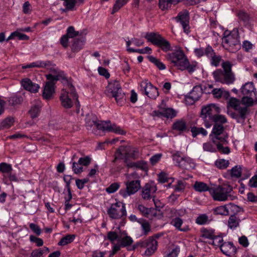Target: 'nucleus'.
Here are the masks:
<instances>
[{"instance_id":"obj_1","label":"nucleus","mask_w":257,"mask_h":257,"mask_svg":"<svg viewBox=\"0 0 257 257\" xmlns=\"http://www.w3.org/2000/svg\"><path fill=\"white\" fill-rule=\"evenodd\" d=\"M78 99V96L74 86L67 81L64 85L60 96L61 105L65 109H69L73 106L75 101L77 107H79L80 104Z\"/></svg>"},{"instance_id":"obj_2","label":"nucleus","mask_w":257,"mask_h":257,"mask_svg":"<svg viewBox=\"0 0 257 257\" xmlns=\"http://www.w3.org/2000/svg\"><path fill=\"white\" fill-rule=\"evenodd\" d=\"M227 107H231L236 111V112L228 110L227 113L233 119L236 120L238 123L243 122L247 115L249 113L250 110L246 107H242L241 100L231 97L227 103Z\"/></svg>"},{"instance_id":"obj_3","label":"nucleus","mask_w":257,"mask_h":257,"mask_svg":"<svg viewBox=\"0 0 257 257\" xmlns=\"http://www.w3.org/2000/svg\"><path fill=\"white\" fill-rule=\"evenodd\" d=\"M233 188L229 184H223L216 187L211 188L210 194L215 201H226L233 200Z\"/></svg>"},{"instance_id":"obj_4","label":"nucleus","mask_w":257,"mask_h":257,"mask_svg":"<svg viewBox=\"0 0 257 257\" xmlns=\"http://www.w3.org/2000/svg\"><path fill=\"white\" fill-rule=\"evenodd\" d=\"M222 45L229 51L234 53L240 48L238 32L235 31H225L223 33Z\"/></svg>"},{"instance_id":"obj_5","label":"nucleus","mask_w":257,"mask_h":257,"mask_svg":"<svg viewBox=\"0 0 257 257\" xmlns=\"http://www.w3.org/2000/svg\"><path fill=\"white\" fill-rule=\"evenodd\" d=\"M138 178V175L136 173L127 174L126 175L127 181L125 182L126 188L120 189V195L123 198L136 193L141 188L140 181L139 180H133Z\"/></svg>"},{"instance_id":"obj_6","label":"nucleus","mask_w":257,"mask_h":257,"mask_svg":"<svg viewBox=\"0 0 257 257\" xmlns=\"http://www.w3.org/2000/svg\"><path fill=\"white\" fill-rule=\"evenodd\" d=\"M95 126L97 129L107 132H112L116 134L124 135L126 134L125 131L123 130L120 126L114 123H111L110 121H92L90 124L88 123L87 126Z\"/></svg>"},{"instance_id":"obj_7","label":"nucleus","mask_w":257,"mask_h":257,"mask_svg":"<svg viewBox=\"0 0 257 257\" xmlns=\"http://www.w3.org/2000/svg\"><path fill=\"white\" fill-rule=\"evenodd\" d=\"M220 108L214 104H210L202 108L200 116L204 120L206 128L210 127L216 113L219 112Z\"/></svg>"},{"instance_id":"obj_8","label":"nucleus","mask_w":257,"mask_h":257,"mask_svg":"<svg viewBox=\"0 0 257 257\" xmlns=\"http://www.w3.org/2000/svg\"><path fill=\"white\" fill-rule=\"evenodd\" d=\"M172 159L175 165L183 169H192L195 167L193 160L188 157H184L182 153L177 151L172 155Z\"/></svg>"},{"instance_id":"obj_9","label":"nucleus","mask_w":257,"mask_h":257,"mask_svg":"<svg viewBox=\"0 0 257 257\" xmlns=\"http://www.w3.org/2000/svg\"><path fill=\"white\" fill-rule=\"evenodd\" d=\"M210 137L213 143H216L218 141L222 143H228V134L221 124L214 123Z\"/></svg>"},{"instance_id":"obj_10","label":"nucleus","mask_w":257,"mask_h":257,"mask_svg":"<svg viewBox=\"0 0 257 257\" xmlns=\"http://www.w3.org/2000/svg\"><path fill=\"white\" fill-rule=\"evenodd\" d=\"M171 213L172 214L170 221L171 225L180 231L187 232L190 230V228L188 225L181 227L183 221L180 217L184 214L185 210L171 209Z\"/></svg>"},{"instance_id":"obj_11","label":"nucleus","mask_w":257,"mask_h":257,"mask_svg":"<svg viewBox=\"0 0 257 257\" xmlns=\"http://www.w3.org/2000/svg\"><path fill=\"white\" fill-rule=\"evenodd\" d=\"M139 154V151L137 149L130 146H121L117 149L115 153V158L127 161L130 158L134 159L138 158Z\"/></svg>"},{"instance_id":"obj_12","label":"nucleus","mask_w":257,"mask_h":257,"mask_svg":"<svg viewBox=\"0 0 257 257\" xmlns=\"http://www.w3.org/2000/svg\"><path fill=\"white\" fill-rule=\"evenodd\" d=\"M107 213L111 219H121L126 215L125 204L121 202L112 204L107 210Z\"/></svg>"},{"instance_id":"obj_13","label":"nucleus","mask_w":257,"mask_h":257,"mask_svg":"<svg viewBox=\"0 0 257 257\" xmlns=\"http://www.w3.org/2000/svg\"><path fill=\"white\" fill-rule=\"evenodd\" d=\"M232 65L228 61L223 62L222 63L221 83L229 85L235 81V76L232 71Z\"/></svg>"},{"instance_id":"obj_14","label":"nucleus","mask_w":257,"mask_h":257,"mask_svg":"<svg viewBox=\"0 0 257 257\" xmlns=\"http://www.w3.org/2000/svg\"><path fill=\"white\" fill-rule=\"evenodd\" d=\"M107 91L111 94L113 97L119 105H122V102L124 98V93L122 92L119 83L115 81L113 82L109 83L107 88Z\"/></svg>"},{"instance_id":"obj_15","label":"nucleus","mask_w":257,"mask_h":257,"mask_svg":"<svg viewBox=\"0 0 257 257\" xmlns=\"http://www.w3.org/2000/svg\"><path fill=\"white\" fill-rule=\"evenodd\" d=\"M138 245L141 247L146 248L145 254L147 256H150L156 251L158 242L154 239L153 238L149 237L146 240L139 241Z\"/></svg>"},{"instance_id":"obj_16","label":"nucleus","mask_w":257,"mask_h":257,"mask_svg":"<svg viewBox=\"0 0 257 257\" xmlns=\"http://www.w3.org/2000/svg\"><path fill=\"white\" fill-rule=\"evenodd\" d=\"M141 90L149 98L155 99L159 96L158 89L150 82H144L141 85Z\"/></svg>"},{"instance_id":"obj_17","label":"nucleus","mask_w":257,"mask_h":257,"mask_svg":"<svg viewBox=\"0 0 257 257\" xmlns=\"http://www.w3.org/2000/svg\"><path fill=\"white\" fill-rule=\"evenodd\" d=\"M47 68L49 69L50 72V74L46 75V77L48 81L55 83L60 79L64 78V72L55 68L52 63L51 66Z\"/></svg>"},{"instance_id":"obj_18","label":"nucleus","mask_w":257,"mask_h":257,"mask_svg":"<svg viewBox=\"0 0 257 257\" xmlns=\"http://www.w3.org/2000/svg\"><path fill=\"white\" fill-rule=\"evenodd\" d=\"M207 58L209 59L210 65L215 67H218L223 62H225L222 57L216 54L212 47L207 51Z\"/></svg>"},{"instance_id":"obj_19","label":"nucleus","mask_w":257,"mask_h":257,"mask_svg":"<svg viewBox=\"0 0 257 257\" xmlns=\"http://www.w3.org/2000/svg\"><path fill=\"white\" fill-rule=\"evenodd\" d=\"M157 191L156 185L153 183H147L143 188L142 197L145 200H149L154 198V193Z\"/></svg>"},{"instance_id":"obj_20","label":"nucleus","mask_w":257,"mask_h":257,"mask_svg":"<svg viewBox=\"0 0 257 257\" xmlns=\"http://www.w3.org/2000/svg\"><path fill=\"white\" fill-rule=\"evenodd\" d=\"M21 84L25 90L32 93L37 92L40 88L38 84L32 82L28 78L23 79L21 81Z\"/></svg>"},{"instance_id":"obj_21","label":"nucleus","mask_w":257,"mask_h":257,"mask_svg":"<svg viewBox=\"0 0 257 257\" xmlns=\"http://www.w3.org/2000/svg\"><path fill=\"white\" fill-rule=\"evenodd\" d=\"M241 92L243 95L254 96L257 102V92L252 82H247L243 85L241 88Z\"/></svg>"},{"instance_id":"obj_22","label":"nucleus","mask_w":257,"mask_h":257,"mask_svg":"<svg viewBox=\"0 0 257 257\" xmlns=\"http://www.w3.org/2000/svg\"><path fill=\"white\" fill-rule=\"evenodd\" d=\"M55 83L48 81L44 87L43 97L45 99H51L55 93Z\"/></svg>"},{"instance_id":"obj_23","label":"nucleus","mask_w":257,"mask_h":257,"mask_svg":"<svg viewBox=\"0 0 257 257\" xmlns=\"http://www.w3.org/2000/svg\"><path fill=\"white\" fill-rule=\"evenodd\" d=\"M25 94V92H19L9 97L8 99V104L14 107L21 104L24 101Z\"/></svg>"},{"instance_id":"obj_24","label":"nucleus","mask_w":257,"mask_h":257,"mask_svg":"<svg viewBox=\"0 0 257 257\" xmlns=\"http://www.w3.org/2000/svg\"><path fill=\"white\" fill-rule=\"evenodd\" d=\"M220 249L223 254L228 256L234 255L236 251V247L231 242H223Z\"/></svg>"},{"instance_id":"obj_25","label":"nucleus","mask_w":257,"mask_h":257,"mask_svg":"<svg viewBox=\"0 0 257 257\" xmlns=\"http://www.w3.org/2000/svg\"><path fill=\"white\" fill-rule=\"evenodd\" d=\"M52 65V62L50 61H41L38 60L33 62L29 64L24 65L22 66L23 69L31 68H48V67Z\"/></svg>"},{"instance_id":"obj_26","label":"nucleus","mask_w":257,"mask_h":257,"mask_svg":"<svg viewBox=\"0 0 257 257\" xmlns=\"http://www.w3.org/2000/svg\"><path fill=\"white\" fill-rule=\"evenodd\" d=\"M202 93V88L199 85L195 86L193 87L188 96L186 97L187 100H191L192 102H190V103H192L200 98Z\"/></svg>"},{"instance_id":"obj_27","label":"nucleus","mask_w":257,"mask_h":257,"mask_svg":"<svg viewBox=\"0 0 257 257\" xmlns=\"http://www.w3.org/2000/svg\"><path fill=\"white\" fill-rule=\"evenodd\" d=\"M41 107L42 103L41 101L39 99L35 100L33 104L29 110V113L32 118H34L38 116Z\"/></svg>"},{"instance_id":"obj_28","label":"nucleus","mask_w":257,"mask_h":257,"mask_svg":"<svg viewBox=\"0 0 257 257\" xmlns=\"http://www.w3.org/2000/svg\"><path fill=\"white\" fill-rule=\"evenodd\" d=\"M148 41L156 46L162 36L159 33L150 32L146 33L144 36Z\"/></svg>"},{"instance_id":"obj_29","label":"nucleus","mask_w":257,"mask_h":257,"mask_svg":"<svg viewBox=\"0 0 257 257\" xmlns=\"http://www.w3.org/2000/svg\"><path fill=\"white\" fill-rule=\"evenodd\" d=\"M156 115L163 116L168 118H172L176 116L177 112L175 110L171 108H164L160 112H157L155 111L153 112Z\"/></svg>"},{"instance_id":"obj_30","label":"nucleus","mask_w":257,"mask_h":257,"mask_svg":"<svg viewBox=\"0 0 257 257\" xmlns=\"http://www.w3.org/2000/svg\"><path fill=\"white\" fill-rule=\"evenodd\" d=\"M240 100L241 105H244L242 107H246L247 108L257 103L255 101V98L253 96L244 95Z\"/></svg>"},{"instance_id":"obj_31","label":"nucleus","mask_w":257,"mask_h":257,"mask_svg":"<svg viewBox=\"0 0 257 257\" xmlns=\"http://www.w3.org/2000/svg\"><path fill=\"white\" fill-rule=\"evenodd\" d=\"M240 219L236 215H231L228 220V227L232 230L235 229L239 226Z\"/></svg>"},{"instance_id":"obj_32","label":"nucleus","mask_w":257,"mask_h":257,"mask_svg":"<svg viewBox=\"0 0 257 257\" xmlns=\"http://www.w3.org/2000/svg\"><path fill=\"white\" fill-rule=\"evenodd\" d=\"M156 46L160 47L161 50L165 52L172 50V48L170 42L163 37Z\"/></svg>"},{"instance_id":"obj_33","label":"nucleus","mask_w":257,"mask_h":257,"mask_svg":"<svg viewBox=\"0 0 257 257\" xmlns=\"http://www.w3.org/2000/svg\"><path fill=\"white\" fill-rule=\"evenodd\" d=\"M182 0H159V7L162 10L168 9L172 5H176Z\"/></svg>"},{"instance_id":"obj_34","label":"nucleus","mask_w":257,"mask_h":257,"mask_svg":"<svg viewBox=\"0 0 257 257\" xmlns=\"http://www.w3.org/2000/svg\"><path fill=\"white\" fill-rule=\"evenodd\" d=\"M188 62L189 61L185 56L184 53H182V56H181L180 58L177 60L174 65L176 66L179 69L184 70H186L187 68L186 67L188 65Z\"/></svg>"},{"instance_id":"obj_35","label":"nucleus","mask_w":257,"mask_h":257,"mask_svg":"<svg viewBox=\"0 0 257 257\" xmlns=\"http://www.w3.org/2000/svg\"><path fill=\"white\" fill-rule=\"evenodd\" d=\"M189 12L186 10L180 12L176 17V21L179 22L181 24L189 23Z\"/></svg>"},{"instance_id":"obj_36","label":"nucleus","mask_w":257,"mask_h":257,"mask_svg":"<svg viewBox=\"0 0 257 257\" xmlns=\"http://www.w3.org/2000/svg\"><path fill=\"white\" fill-rule=\"evenodd\" d=\"M121 233L120 231L118 229L115 231H110L107 233V239L110 240L112 243H114L115 241L120 240L121 237Z\"/></svg>"},{"instance_id":"obj_37","label":"nucleus","mask_w":257,"mask_h":257,"mask_svg":"<svg viewBox=\"0 0 257 257\" xmlns=\"http://www.w3.org/2000/svg\"><path fill=\"white\" fill-rule=\"evenodd\" d=\"M194 189L199 192L209 191L210 193L211 188H210L206 183L202 182L196 181L194 184Z\"/></svg>"},{"instance_id":"obj_38","label":"nucleus","mask_w":257,"mask_h":257,"mask_svg":"<svg viewBox=\"0 0 257 257\" xmlns=\"http://www.w3.org/2000/svg\"><path fill=\"white\" fill-rule=\"evenodd\" d=\"M172 127L175 131L182 132L186 130V123L183 119L178 120L173 123Z\"/></svg>"},{"instance_id":"obj_39","label":"nucleus","mask_w":257,"mask_h":257,"mask_svg":"<svg viewBox=\"0 0 257 257\" xmlns=\"http://www.w3.org/2000/svg\"><path fill=\"white\" fill-rule=\"evenodd\" d=\"M119 241L121 246L125 247L131 245L133 240L130 236H127L125 232H122L121 237L120 238Z\"/></svg>"},{"instance_id":"obj_40","label":"nucleus","mask_w":257,"mask_h":257,"mask_svg":"<svg viewBox=\"0 0 257 257\" xmlns=\"http://www.w3.org/2000/svg\"><path fill=\"white\" fill-rule=\"evenodd\" d=\"M84 42V38L75 40L71 46L72 50L74 52H78L83 48Z\"/></svg>"},{"instance_id":"obj_41","label":"nucleus","mask_w":257,"mask_h":257,"mask_svg":"<svg viewBox=\"0 0 257 257\" xmlns=\"http://www.w3.org/2000/svg\"><path fill=\"white\" fill-rule=\"evenodd\" d=\"M141 225L143 234L147 235L151 231V225L148 221L144 219H140L138 221Z\"/></svg>"},{"instance_id":"obj_42","label":"nucleus","mask_w":257,"mask_h":257,"mask_svg":"<svg viewBox=\"0 0 257 257\" xmlns=\"http://www.w3.org/2000/svg\"><path fill=\"white\" fill-rule=\"evenodd\" d=\"M228 210L229 214H231V215L236 216L238 213L243 212V209L242 208L232 203L228 204Z\"/></svg>"},{"instance_id":"obj_43","label":"nucleus","mask_w":257,"mask_h":257,"mask_svg":"<svg viewBox=\"0 0 257 257\" xmlns=\"http://www.w3.org/2000/svg\"><path fill=\"white\" fill-rule=\"evenodd\" d=\"M213 212L215 214L217 215H228V205L220 206L215 208L213 209Z\"/></svg>"},{"instance_id":"obj_44","label":"nucleus","mask_w":257,"mask_h":257,"mask_svg":"<svg viewBox=\"0 0 257 257\" xmlns=\"http://www.w3.org/2000/svg\"><path fill=\"white\" fill-rule=\"evenodd\" d=\"M14 121L12 117H8L0 122V130H4L10 127Z\"/></svg>"},{"instance_id":"obj_45","label":"nucleus","mask_w":257,"mask_h":257,"mask_svg":"<svg viewBox=\"0 0 257 257\" xmlns=\"http://www.w3.org/2000/svg\"><path fill=\"white\" fill-rule=\"evenodd\" d=\"M200 232L201 233V236L205 238L212 239L215 235L214 230L212 229L202 228H201Z\"/></svg>"},{"instance_id":"obj_46","label":"nucleus","mask_w":257,"mask_h":257,"mask_svg":"<svg viewBox=\"0 0 257 257\" xmlns=\"http://www.w3.org/2000/svg\"><path fill=\"white\" fill-rule=\"evenodd\" d=\"M127 166L130 168H138L142 170L147 169V164L144 161L130 163L127 164Z\"/></svg>"},{"instance_id":"obj_47","label":"nucleus","mask_w":257,"mask_h":257,"mask_svg":"<svg viewBox=\"0 0 257 257\" xmlns=\"http://www.w3.org/2000/svg\"><path fill=\"white\" fill-rule=\"evenodd\" d=\"M191 132L193 138L196 137L199 134H202L203 136H206L207 135V132L203 127L193 126L191 127Z\"/></svg>"},{"instance_id":"obj_48","label":"nucleus","mask_w":257,"mask_h":257,"mask_svg":"<svg viewBox=\"0 0 257 257\" xmlns=\"http://www.w3.org/2000/svg\"><path fill=\"white\" fill-rule=\"evenodd\" d=\"M49 249L47 247H44L43 248H38L33 250L31 252L30 257H41L43 254L48 253Z\"/></svg>"},{"instance_id":"obj_49","label":"nucleus","mask_w":257,"mask_h":257,"mask_svg":"<svg viewBox=\"0 0 257 257\" xmlns=\"http://www.w3.org/2000/svg\"><path fill=\"white\" fill-rule=\"evenodd\" d=\"M216 146V149L221 154H228L230 151V149L228 147H223V145L227 144V143H222L219 141L217 142L216 143H214Z\"/></svg>"},{"instance_id":"obj_50","label":"nucleus","mask_w":257,"mask_h":257,"mask_svg":"<svg viewBox=\"0 0 257 257\" xmlns=\"http://www.w3.org/2000/svg\"><path fill=\"white\" fill-rule=\"evenodd\" d=\"M182 53L183 52L181 51H177L172 53H169L167 55V58L175 65L177 60L182 56Z\"/></svg>"},{"instance_id":"obj_51","label":"nucleus","mask_w":257,"mask_h":257,"mask_svg":"<svg viewBox=\"0 0 257 257\" xmlns=\"http://www.w3.org/2000/svg\"><path fill=\"white\" fill-rule=\"evenodd\" d=\"M148 59L150 62L154 64L160 70H164L166 69V66L160 60L157 58L153 56H148Z\"/></svg>"},{"instance_id":"obj_52","label":"nucleus","mask_w":257,"mask_h":257,"mask_svg":"<svg viewBox=\"0 0 257 257\" xmlns=\"http://www.w3.org/2000/svg\"><path fill=\"white\" fill-rule=\"evenodd\" d=\"M129 0H115V3L113 7L111 14H113L117 12L121 8L125 5Z\"/></svg>"},{"instance_id":"obj_53","label":"nucleus","mask_w":257,"mask_h":257,"mask_svg":"<svg viewBox=\"0 0 257 257\" xmlns=\"http://www.w3.org/2000/svg\"><path fill=\"white\" fill-rule=\"evenodd\" d=\"M75 236L74 235L68 234L61 238L58 242L59 245H65L73 241Z\"/></svg>"},{"instance_id":"obj_54","label":"nucleus","mask_w":257,"mask_h":257,"mask_svg":"<svg viewBox=\"0 0 257 257\" xmlns=\"http://www.w3.org/2000/svg\"><path fill=\"white\" fill-rule=\"evenodd\" d=\"M215 165L219 169H225L228 167L229 162L228 160L220 159L215 161Z\"/></svg>"},{"instance_id":"obj_55","label":"nucleus","mask_w":257,"mask_h":257,"mask_svg":"<svg viewBox=\"0 0 257 257\" xmlns=\"http://www.w3.org/2000/svg\"><path fill=\"white\" fill-rule=\"evenodd\" d=\"M211 46L210 45H208L206 48H196L194 50V53L196 56L198 57H201L203 56H207V50L210 49L211 48Z\"/></svg>"},{"instance_id":"obj_56","label":"nucleus","mask_w":257,"mask_h":257,"mask_svg":"<svg viewBox=\"0 0 257 257\" xmlns=\"http://www.w3.org/2000/svg\"><path fill=\"white\" fill-rule=\"evenodd\" d=\"M13 170L12 166L11 164L6 163H0V172L5 174H10Z\"/></svg>"},{"instance_id":"obj_57","label":"nucleus","mask_w":257,"mask_h":257,"mask_svg":"<svg viewBox=\"0 0 257 257\" xmlns=\"http://www.w3.org/2000/svg\"><path fill=\"white\" fill-rule=\"evenodd\" d=\"M199 86L202 88V93L206 94L212 93L213 89L212 84L207 83H203Z\"/></svg>"},{"instance_id":"obj_58","label":"nucleus","mask_w":257,"mask_h":257,"mask_svg":"<svg viewBox=\"0 0 257 257\" xmlns=\"http://www.w3.org/2000/svg\"><path fill=\"white\" fill-rule=\"evenodd\" d=\"M230 174L232 177L239 178L241 174V168L240 166H235L230 170Z\"/></svg>"},{"instance_id":"obj_59","label":"nucleus","mask_w":257,"mask_h":257,"mask_svg":"<svg viewBox=\"0 0 257 257\" xmlns=\"http://www.w3.org/2000/svg\"><path fill=\"white\" fill-rule=\"evenodd\" d=\"M212 142L204 143L203 144V150L210 152H215L216 151V148Z\"/></svg>"},{"instance_id":"obj_60","label":"nucleus","mask_w":257,"mask_h":257,"mask_svg":"<svg viewBox=\"0 0 257 257\" xmlns=\"http://www.w3.org/2000/svg\"><path fill=\"white\" fill-rule=\"evenodd\" d=\"M208 221V217L205 214H200L196 219V223L199 225H203L206 224Z\"/></svg>"},{"instance_id":"obj_61","label":"nucleus","mask_w":257,"mask_h":257,"mask_svg":"<svg viewBox=\"0 0 257 257\" xmlns=\"http://www.w3.org/2000/svg\"><path fill=\"white\" fill-rule=\"evenodd\" d=\"M128 51L129 52H137L140 54H150L152 51V49L151 48L149 47H146L144 49H135L134 48H128Z\"/></svg>"},{"instance_id":"obj_62","label":"nucleus","mask_w":257,"mask_h":257,"mask_svg":"<svg viewBox=\"0 0 257 257\" xmlns=\"http://www.w3.org/2000/svg\"><path fill=\"white\" fill-rule=\"evenodd\" d=\"M212 244L216 246H218L220 248L221 245L223 243V238L221 236L214 235L211 239Z\"/></svg>"},{"instance_id":"obj_63","label":"nucleus","mask_w":257,"mask_h":257,"mask_svg":"<svg viewBox=\"0 0 257 257\" xmlns=\"http://www.w3.org/2000/svg\"><path fill=\"white\" fill-rule=\"evenodd\" d=\"M66 34L69 38H73L80 35L79 32L76 31L73 26H70L67 28Z\"/></svg>"},{"instance_id":"obj_64","label":"nucleus","mask_w":257,"mask_h":257,"mask_svg":"<svg viewBox=\"0 0 257 257\" xmlns=\"http://www.w3.org/2000/svg\"><path fill=\"white\" fill-rule=\"evenodd\" d=\"M72 170L76 174L81 173L83 171V168L78 162H72Z\"/></svg>"}]
</instances>
